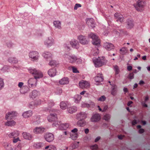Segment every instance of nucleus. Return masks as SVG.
Wrapping results in <instances>:
<instances>
[{
  "instance_id": "1",
  "label": "nucleus",
  "mask_w": 150,
  "mask_h": 150,
  "mask_svg": "<svg viewBox=\"0 0 150 150\" xmlns=\"http://www.w3.org/2000/svg\"><path fill=\"white\" fill-rule=\"evenodd\" d=\"M93 61L96 67H101L105 64L107 62L105 57H103L94 58Z\"/></svg>"
},
{
  "instance_id": "2",
  "label": "nucleus",
  "mask_w": 150,
  "mask_h": 150,
  "mask_svg": "<svg viewBox=\"0 0 150 150\" xmlns=\"http://www.w3.org/2000/svg\"><path fill=\"white\" fill-rule=\"evenodd\" d=\"M28 72L34 75V78L36 80L42 78L43 77V74L40 71L37 70L35 69L29 68L28 69Z\"/></svg>"
},
{
  "instance_id": "3",
  "label": "nucleus",
  "mask_w": 150,
  "mask_h": 150,
  "mask_svg": "<svg viewBox=\"0 0 150 150\" xmlns=\"http://www.w3.org/2000/svg\"><path fill=\"white\" fill-rule=\"evenodd\" d=\"M47 119L49 122H54L52 125L53 127H57L59 126L60 124V122L57 121V118L56 114H50L48 116Z\"/></svg>"
},
{
  "instance_id": "4",
  "label": "nucleus",
  "mask_w": 150,
  "mask_h": 150,
  "mask_svg": "<svg viewBox=\"0 0 150 150\" xmlns=\"http://www.w3.org/2000/svg\"><path fill=\"white\" fill-rule=\"evenodd\" d=\"M136 10L141 11L143 10L145 6V3L142 0H138L133 5Z\"/></svg>"
},
{
  "instance_id": "5",
  "label": "nucleus",
  "mask_w": 150,
  "mask_h": 150,
  "mask_svg": "<svg viewBox=\"0 0 150 150\" xmlns=\"http://www.w3.org/2000/svg\"><path fill=\"white\" fill-rule=\"evenodd\" d=\"M29 56L30 58L31 59V60L35 62L38 61L40 56L39 53L37 52L34 51H30L29 53Z\"/></svg>"
},
{
  "instance_id": "6",
  "label": "nucleus",
  "mask_w": 150,
  "mask_h": 150,
  "mask_svg": "<svg viewBox=\"0 0 150 150\" xmlns=\"http://www.w3.org/2000/svg\"><path fill=\"white\" fill-rule=\"evenodd\" d=\"M54 43V40L51 36L48 37L44 41L45 45L47 47H49L52 46Z\"/></svg>"
},
{
  "instance_id": "7",
  "label": "nucleus",
  "mask_w": 150,
  "mask_h": 150,
  "mask_svg": "<svg viewBox=\"0 0 150 150\" xmlns=\"http://www.w3.org/2000/svg\"><path fill=\"white\" fill-rule=\"evenodd\" d=\"M79 86L83 89H88L90 87V83L86 81L82 80L79 82Z\"/></svg>"
},
{
  "instance_id": "8",
  "label": "nucleus",
  "mask_w": 150,
  "mask_h": 150,
  "mask_svg": "<svg viewBox=\"0 0 150 150\" xmlns=\"http://www.w3.org/2000/svg\"><path fill=\"white\" fill-rule=\"evenodd\" d=\"M28 86L30 88H35L37 83V80L35 78H30L28 81Z\"/></svg>"
},
{
  "instance_id": "9",
  "label": "nucleus",
  "mask_w": 150,
  "mask_h": 150,
  "mask_svg": "<svg viewBox=\"0 0 150 150\" xmlns=\"http://www.w3.org/2000/svg\"><path fill=\"white\" fill-rule=\"evenodd\" d=\"M45 139L48 142H52L54 139V135L51 133H47L44 135Z\"/></svg>"
},
{
  "instance_id": "10",
  "label": "nucleus",
  "mask_w": 150,
  "mask_h": 150,
  "mask_svg": "<svg viewBox=\"0 0 150 150\" xmlns=\"http://www.w3.org/2000/svg\"><path fill=\"white\" fill-rule=\"evenodd\" d=\"M17 115V113L16 112H9L6 114L5 116L6 119L7 120L8 119H13Z\"/></svg>"
},
{
  "instance_id": "11",
  "label": "nucleus",
  "mask_w": 150,
  "mask_h": 150,
  "mask_svg": "<svg viewBox=\"0 0 150 150\" xmlns=\"http://www.w3.org/2000/svg\"><path fill=\"white\" fill-rule=\"evenodd\" d=\"M114 17L117 22L121 23L123 22L124 20L123 16L120 13H115L114 14Z\"/></svg>"
},
{
  "instance_id": "12",
  "label": "nucleus",
  "mask_w": 150,
  "mask_h": 150,
  "mask_svg": "<svg viewBox=\"0 0 150 150\" xmlns=\"http://www.w3.org/2000/svg\"><path fill=\"white\" fill-rule=\"evenodd\" d=\"M100 120V116L99 114H95L92 115L91 120L93 122H97Z\"/></svg>"
},
{
  "instance_id": "13",
  "label": "nucleus",
  "mask_w": 150,
  "mask_h": 150,
  "mask_svg": "<svg viewBox=\"0 0 150 150\" xmlns=\"http://www.w3.org/2000/svg\"><path fill=\"white\" fill-rule=\"evenodd\" d=\"M45 129L42 127H36L33 129V132L35 134H41L45 131Z\"/></svg>"
},
{
  "instance_id": "14",
  "label": "nucleus",
  "mask_w": 150,
  "mask_h": 150,
  "mask_svg": "<svg viewBox=\"0 0 150 150\" xmlns=\"http://www.w3.org/2000/svg\"><path fill=\"white\" fill-rule=\"evenodd\" d=\"M86 23L90 27L93 28L95 26V23L94 20L92 18H88L86 19Z\"/></svg>"
},
{
  "instance_id": "15",
  "label": "nucleus",
  "mask_w": 150,
  "mask_h": 150,
  "mask_svg": "<svg viewBox=\"0 0 150 150\" xmlns=\"http://www.w3.org/2000/svg\"><path fill=\"white\" fill-rule=\"evenodd\" d=\"M60 105V108L62 109L65 110L67 108H68L70 106V104L67 102L62 101L61 102Z\"/></svg>"
},
{
  "instance_id": "16",
  "label": "nucleus",
  "mask_w": 150,
  "mask_h": 150,
  "mask_svg": "<svg viewBox=\"0 0 150 150\" xmlns=\"http://www.w3.org/2000/svg\"><path fill=\"white\" fill-rule=\"evenodd\" d=\"M42 56L47 60L51 58L52 57V54L50 52L47 51L44 52Z\"/></svg>"
},
{
  "instance_id": "17",
  "label": "nucleus",
  "mask_w": 150,
  "mask_h": 150,
  "mask_svg": "<svg viewBox=\"0 0 150 150\" xmlns=\"http://www.w3.org/2000/svg\"><path fill=\"white\" fill-rule=\"evenodd\" d=\"M79 42L83 44H85L88 43V42L85 38L84 37L82 36H79L77 38Z\"/></svg>"
},
{
  "instance_id": "18",
  "label": "nucleus",
  "mask_w": 150,
  "mask_h": 150,
  "mask_svg": "<svg viewBox=\"0 0 150 150\" xmlns=\"http://www.w3.org/2000/svg\"><path fill=\"white\" fill-rule=\"evenodd\" d=\"M41 100L40 99H38L34 102H30L29 104V106L31 108V107L33 105L37 106L41 104Z\"/></svg>"
},
{
  "instance_id": "19",
  "label": "nucleus",
  "mask_w": 150,
  "mask_h": 150,
  "mask_svg": "<svg viewBox=\"0 0 150 150\" xmlns=\"http://www.w3.org/2000/svg\"><path fill=\"white\" fill-rule=\"evenodd\" d=\"M69 83V79L67 77H64L59 81V83L61 85L67 84Z\"/></svg>"
},
{
  "instance_id": "20",
  "label": "nucleus",
  "mask_w": 150,
  "mask_h": 150,
  "mask_svg": "<svg viewBox=\"0 0 150 150\" xmlns=\"http://www.w3.org/2000/svg\"><path fill=\"white\" fill-rule=\"evenodd\" d=\"M48 73L50 76L51 77H53L56 74V69L55 68L50 69L48 71Z\"/></svg>"
},
{
  "instance_id": "21",
  "label": "nucleus",
  "mask_w": 150,
  "mask_h": 150,
  "mask_svg": "<svg viewBox=\"0 0 150 150\" xmlns=\"http://www.w3.org/2000/svg\"><path fill=\"white\" fill-rule=\"evenodd\" d=\"M104 46L105 49L108 50H110L114 49V46L111 43H106L105 44Z\"/></svg>"
},
{
  "instance_id": "22",
  "label": "nucleus",
  "mask_w": 150,
  "mask_h": 150,
  "mask_svg": "<svg viewBox=\"0 0 150 150\" xmlns=\"http://www.w3.org/2000/svg\"><path fill=\"white\" fill-rule=\"evenodd\" d=\"M22 135L24 139H27L30 140L32 137V135L26 132H23Z\"/></svg>"
},
{
  "instance_id": "23",
  "label": "nucleus",
  "mask_w": 150,
  "mask_h": 150,
  "mask_svg": "<svg viewBox=\"0 0 150 150\" xmlns=\"http://www.w3.org/2000/svg\"><path fill=\"white\" fill-rule=\"evenodd\" d=\"M19 134V133L18 131H15L9 134L8 136L10 138H15L18 137Z\"/></svg>"
},
{
  "instance_id": "24",
  "label": "nucleus",
  "mask_w": 150,
  "mask_h": 150,
  "mask_svg": "<svg viewBox=\"0 0 150 150\" xmlns=\"http://www.w3.org/2000/svg\"><path fill=\"white\" fill-rule=\"evenodd\" d=\"M33 115V113L31 111L29 110L24 112L23 114V116L24 118H28L31 116Z\"/></svg>"
},
{
  "instance_id": "25",
  "label": "nucleus",
  "mask_w": 150,
  "mask_h": 150,
  "mask_svg": "<svg viewBox=\"0 0 150 150\" xmlns=\"http://www.w3.org/2000/svg\"><path fill=\"white\" fill-rule=\"evenodd\" d=\"M96 81L98 83H99L102 81L103 80V77L100 74H98L97 76L95 78Z\"/></svg>"
},
{
  "instance_id": "26",
  "label": "nucleus",
  "mask_w": 150,
  "mask_h": 150,
  "mask_svg": "<svg viewBox=\"0 0 150 150\" xmlns=\"http://www.w3.org/2000/svg\"><path fill=\"white\" fill-rule=\"evenodd\" d=\"M53 24L56 28H57L59 29H61V24L60 21H55L53 22Z\"/></svg>"
},
{
  "instance_id": "27",
  "label": "nucleus",
  "mask_w": 150,
  "mask_h": 150,
  "mask_svg": "<svg viewBox=\"0 0 150 150\" xmlns=\"http://www.w3.org/2000/svg\"><path fill=\"white\" fill-rule=\"evenodd\" d=\"M39 93L36 90H34L30 93V96L33 98H35L39 94Z\"/></svg>"
},
{
  "instance_id": "28",
  "label": "nucleus",
  "mask_w": 150,
  "mask_h": 150,
  "mask_svg": "<svg viewBox=\"0 0 150 150\" xmlns=\"http://www.w3.org/2000/svg\"><path fill=\"white\" fill-rule=\"evenodd\" d=\"M144 101H142L141 102L142 105L144 107H147L148 105L146 103V102H147L149 100V97L148 96H146L144 97Z\"/></svg>"
},
{
  "instance_id": "29",
  "label": "nucleus",
  "mask_w": 150,
  "mask_h": 150,
  "mask_svg": "<svg viewBox=\"0 0 150 150\" xmlns=\"http://www.w3.org/2000/svg\"><path fill=\"white\" fill-rule=\"evenodd\" d=\"M92 42L93 44L95 46L98 47L100 46V41L98 38L93 41H92Z\"/></svg>"
},
{
  "instance_id": "30",
  "label": "nucleus",
  "mask_w": 150,
  "mask_h": 150,
  "mask_svg": "<svg viewBox=\"0 0 150 150\" xmlns=\"http://www.w3.org/2000/svg\"><path fill=\"white\" fill-rule=\"evenodd\" d=\"M8 61L10 63L14 64H16L18 62V61L16 58L12 57L9 58L8 59Z\"/></svg>"
},
{
  "instance_id": "31",
  "label": "nucleus",
  "mask_w": 150,
  "mask_h": 150,
  "mask_svg": "<svg viewBox=\"0 0 150 150\" xmlns=\"http://www.w3.org/2000/svg\"><path fill=\"white\" fill-rule=\"evenodd\" d=\"M16 122L12 120L8 121L5 123V125L11 127L15 125Z\"/></svg>"
},
{
  "instance_id": "32",
  "label": "nucleus",
  "mask_w": 150,
  "mask_h": 150,
  "mask_svg": "<svg viewBox=\"0 0 150 150\" xmlns=\"http://www.w3.org/2000/svg\"><path fill=\"white\" fill-rule=\"evenodd\" d=\"M60 125L59 128L61 129H66L69 126V124L67 123L62 124H60V123L59 125Z\"/></svg>"
},
{
  "instance_id": "33",
  "label": "nucleus",
  "mask_w": 150,
  "mask_h": 150,
  "mask_svg": "<svg viewBox=\"0 0 150 150\" xmlns=\"http://www.w3.org/2000/svg\"><path fill=\"white\" fill-rule=\"evenodd\" d=\"M44 145V144L42 142H39L35 143L34 144L33 146L36 148H39L43 147Z\"/></svg>"
},
{
  "instance_id": "34",
  "label": "nucleus",
  "mask_w": 150,
  "mask_h": 150,
  "mask_svg": "<svg viewBox=\"0 0 150 150\" xmlns=\"http://www.w3.org/2000/svg\"><path fill=\"white\" fill-rule=\"evenodd\" d=\"M88 36L89 38H91L92 39V41L95 40L96 39H97L98 38L95 34L93 33H90L88 35Z\"/></svg>"
},
{
  "instance_id": "35",
  "label": "nucleus",
  "mask_w": 150,
  "mask_h": 150,
  "mask_svg": "<svg viewBox=\"0 0 150 150\" xmlns=\"http://www.w3.org/2000/svg\"><path fill=\"white\" fill-rule=\"evenodd\" d=\"M58 64V62L54 60H52L49 62V65L52 66H56Z\"/></svg>"
},
{
  "instance_id": "36",
  "label": "nucleus",
  "mask_w": 150,
  "mask_h": 150,
  "mask_svg": "<svg viewBox=\"0 0 150 150\" xmlns=\"http://www.w3.org/2000/svg\"><path fill=\"white\" fill-rule=\"evenodd\" d=\"M39 116H35L33 117L34 121L33 123L34 124H38L40 123V121H39Z\"/></svg>"
},
{
  "instance_id": "37",
  "label": "nucleus",
  "mask_w": 150,
  "mask_h": 150,
  "mask_svg": "<svg viewBox=\"0 0 150 150\" xmlns=\"http://www.w3.org/2000/svg\"><path fill=\"white\" fill-rule=\"evenodd\" d=\"M117 86L115 85H113L112 86V89L111 91V94L114 95L115 94V93L117 91Z\"/></svg>"
},
{
  "instance_id": "38",
  "label": "nucleus",
  "mask_w": 150,
  "mask_h": 150,
  "mask_svg": "<svg viewBox=\"0 0 150 150\" xmlns=\"http://www.w3.org/2000/svg\"><path fill=\"white\" fill-rule=\"evenodd\" d=\"M71 132L73 133V134H70V138L73 140H75V128H74L71 130Z\"/></svg>"
},
{
  "instance_id": "39",
  "label": "nucleus",
  "mask_w": 150,
  "mask_h": 150,
  "mask_svg": "<svg viewBox=\"0 0 150 150\" xmlns=\"http://www.w3.org/2000/svg\"><path fill=\"white\" fill-rule=\"evenodd\" d=\"M67 58L69 59L70 63H72L75 62V59L74 57L67 55Z\"/></svg>"
},
{
  "instance_id": "40",
  "label": "nucleus",
  "mask_w": 150,
  "mask_h": 150,
  "mask_svg": "<svg viewBox=\"0 0 150 150\" xmlns=\"http://www.w3.org/2000/svg\"><path fill=\"white\" fill-rule=\"evenodd\" d=\"M54 104L52 100H49L47 101V104L49 108H51L54 105Z\"/></svg>"
},
{
  "instance_id": "41",
  "label": "nucleus",
  "mask_w": 150,
  "mask_h": 150,
  "mask_svg": "<svg viewBox=\"0 0 150 150\" xmlns=\"http://www.w3.org/2000/svg\"><path fill=\"white\" fill-rule=\"evenodd\" d=\"M114 69L115 71V74H118L120 72V69L116 65H115L114 66Z\"/></svg>"
},
{
  "instance_id": "42",
  "label": "nucleus",
  "mask_w": 150,
  "mask_h": 150,
  "mask_svg": "<svg viewBox=\"0 0 150 150\" xmlns=\"http://www.w3.org/2000/svg\"><path fill=\"white\" fill-rule=\"evenodd\" d=\"M4 83L3 79L0 78V90L2 89L4 87Z\"/></svg>"
},
{
  "instance_id": "43",
  "label": "nucleus",
  "mask_w": 150,
  "mask_h": 150,
  "mask_svg": "<svg viewBox=\"0 0 150 150\" xmlns=\"http://www.w3.org/2000/svg\"><path fill=\"white\" fill-rule=\"evenodd\" d=\"M68 108V110L69 113H73V112H74V107L73 106V107H71L69 106Z\"/></svg>"
},
{
  "instance_id": "44",
  "label": "nucleus",
  "mask_w": 150,
  "mask_h": 150,
  "mask_svg": "<svg viewBox=\"0 0 150 150\" xmlns=\"http://www.w3.org/2000/svg\"><path fill=\"white\" fill-rule=\"evenodd\" d=\"M86 124L85 122L83 120H80L77 123V124L79 126H82L85 125Z\"/></svg>"
},
{
  "instance_id": "45",
  "label": "nucleus",
  "mask_w": 150,
  "mask_h": 150,
  "mask_svg": "<svg viewBox=\"0 0 150 150\" xmlns=\"http://www.w3.org/2000/svg\"><path fill=\"white\" fill-rule=\"evenodd\" d=\"M134 27V24L132 21H129L128 22L127 27L128 28H132Z\"/></svg>"
},
{
  "instance_id": "46",
  "label": "nucleus",
  "mask_w": 150,
  "mask_h": 150,
  "mask_svg": "<svg viewBox=\"0 0 150 150\" xmlns=\"http://www.w3.org/2000/svg\"><path fill=\"white\" fill-rule=\"evenodd\" d=\"M70 43L72 47L75 48V40L74 39L70 41Z\"/></svg>"
},
{
  "instance_id": "47",
  "label": "nucleus",
  "mask_w": 150,
  "mask_h": 150,
  "mask_svg": "<svg viewBox=\"0 0 150 150\" xmlns=\"http://www.w3.org/2000/svg\"><path fill=\"white\" fill-rule=\"evenodd\" d=\"M138 129H139V133L141 134L143 133L144 132V129H143L141 128V126L140 125H138L137 127Z\"/></svg>"
},
{
  "instance_id": "48",
  "label": "nucleus",
  "mask_w": 150,
  "mask_h": 150,
  "mask_svg": "<svg viewBox=\"0 0 150 150\" xmlns=\"http://www.w3.org/2000/svg\"><path fill=\"white\" fill-rule=\"evenodd\" d=\"M91 149L92 150H97L98 148V146L97 144H95L91 146Z\"/></svg>"
},
{
  "instance_id": "49",
  "label": "nucleus",
  "mask_w": 150,
  "mask_h": 150,
  "mask_svg": "<svg viewBox=\"0 0 150 150\" xmlns=\"http://www.w3.org/2000/svg\"><path fill=\"white\" fill-rule=\"evenodd\" d=\"M120 51L121 52V53L124 54L127 53V49L126 48H122V49H120Z\"/></svg>"
},
{
  "instance_id": "50",
  "label": "nucleus",
  "mask_w": 150,
  "mask_h": 150,
  "mask_svg": "<svg viewBox=\"0 0 150 150\" xmlns=\"http://www.w3.org/2000/svg\"><path fill=\"white\" fill-rule=\"evenodd\" d=\"M68 69L70 71H72L73 73H75V67L74 66H69L68 67Z\"/></svg>"
},
{
  "instance_id": "51",
  "label": "nucleus",
  "mask_w": 150,
  "mask_h": 150,
  "mask_svg": "<svg viewBox=\"0 0 150 150\" xmlns=\"http://www.w3.org/2000/svg\"><path fill=\"white\" fill-rule=\"evenodd\" d=\"M99 53V52L98 48H96L95 50H94L93 51V53L94 55L96 56Z\"/></svg>"
},
{
  "instance_id": "52",
  "label": "nucleus",
  "mask_w": 150,
  "mask_h": 150,
  "mask_svg": "<svg viewBox=\"0 0 150 150\" xmlns=\"http://www.w3.org/2000/svg\"><path fill=\"white\" fill-rule=\"evenodd\" d=\"M110 115L108 114H106L104 116V119L106 120H108L110 118Z\"/></svg>"
},
{
  "instance_id": "53",
  "label": "nucleus",
  "mask_w": 150,
  "mask_h": 150,
  "mask_svg": "<svg viewBox=\"0 0 150 150\" xmlns=\"http://www.w3.org/2000/svg\"><path fill=\"white\" fill-rule=\"evenodd\" d=\"M6 45L9 48H11L12 47L13 44L11 42H8L6 43Z\"/></svg>"
},
{
  "instance_id": "54",
  "label": "nucleus",
  "mask_w": 150,
  "mask_h": 150,
  "mask_svg": "<svg viewBox=\"0 0 150 150\" xmlns=\"http://www.w3.org/2000/svg\"><path fill=\"white\" fill-rule=\"evenodd\" d=\"M105 97L104 96H102L98 99V100L101 101H105Z\"/></svg>"
},
{
  "instance_id": "55",
  "label": "nucleus",
  "mask_w": 150,
  "mask_h": 150,
  "mask_svg": "<svg viewBox=\"0 0 150 150\" xmlns=\"http://www.w3.org/2000/svg\"><path fill=\"white\" fill-rule=\"evenodd\" d=\"M21 144H18L13 150H21Z\"/></svg>"
},
{
  "instance_id": "56",
  "label": "nucleus",
  "mask_w": 150,
  "mask_h": 150,
  "mask_svg": "<svg viewBox=\"0 0 150 150\" xmlns=\"http://www.w3.org/2000/svg\"><path fill=\"white\" fill-rule=\"evenodd\" d=\"M48 150H56V147L53 145H50V147Z\"/></svg>"
},
{
  "instance_id": "57",
  "label": "nucleus",
  "mask_w": 150,
  "mask_h": 150,
  "mask_svg": "<svg viewBox=\"0 0 150 150\" xmlns=\"http://www.w3.org/2000/svg\"><path fill=\"white\" fill-rule=\"evenodd\" d=\"M62 92V89L61 88H58L57 89V91L56 92V93L57 94H60Z\"/></svg>"
},
{
  "instance_id": "58",
  "label": "nucleus",
  "mask_w": 150,
  "mask_h": 150,
  "mask_svg": "<svg viewBox=\"0 0 150 150\" xmlns=\"http://www.w3.org/2000/svg\"><path fill=\"white\" fill-rule=\"evenodd\" d=\"M13 142L14 143H16L18 141H19V137H17L16 138H13Z\"/></svg>"
},
{
  "instance_id": "59",
  "label": "nucleus",
  "mask_w": 150,
  "mask_h": 150,
  "mask_svg": "<svg viewBox=\"0 0 150 150\" xmlns=\"http://www.w3.org/2000/svg\"><path fill=\"white\" fill-rule=\"evenodd\" d=\"M69 148L70 149L72 150L75 149V144H71L70 147Z\"/></svg>"
},
{
  "instance_id": "60",
  "label": "nucleus",
  "mask_w": 150,
  "mask_h": 150,
  "mask_svg": "<svg viewBox=\"0 0 150 150\" xmlns=\"http://www.w3.org/2000/svg\"><path fill=\"white\" fill-rule=\"evenodd\" d=\"M81 98V96L79 95H78L76 96V100L77 101H80Z\"/></svg>"
},
{
  "instance_id": "61",
  "label": "nucleus",
  "mask_w": 150,
  "mask_h": 150,
  "mask_svg": "<svg viewBox=\"0 0 150 150\" xmlns=\"http://www.w3.org/2000/svg\"><path fill=\"white\" fill-rule=\"evenodd\" d=\"M108 108V105H105L104 106V108L102 110V112H104Z\"/></svg>"
},
{
  "instance_id": "62",
  "label": "nucleus",
  "mask_w": 150,
  "mask_h": 150,
  "mask_svg": "<svg viewBox=\"0 0 150 150\" xmlns=\"http://www.w3.org/2000/svg\"><path fill=\"white\" fill-rule=\"evenodd\" d=\"M134 76L133 73L130 74H129V77L130 79H132L134 78Z\"/></svg>"
},
{
  "instance_id": "63",
  "label": "nucleus",
  "mask_w": 150,
  "mask_h": 150,
  "mask_svg": "<svg viewBox=\"0 0 150 150\" xmlns=\"http://www.w3.org/2000/svg\"><path fill=\"white\" fill-rule=\"evenodd\" d=\"M81 6V5L80 4H76V9H77V8L80 7Z\"/></svg>"
},
{
  "instance_id": "64",
  "label": "nucleus",
  "mask_w": 150,
  "mask_h": 150,
  "mask_svg": "<svg viewBox=\"0 0 150 150\" xmlns=\"http://www.w3.org/2000/svg\"><path fill=\"white\" fill-rule=\"evenodd\" d=\"M23 85V83L22 82L19 83L18 84V86L19 87L21 88Z\"/></svg>"
}]
</instances>
